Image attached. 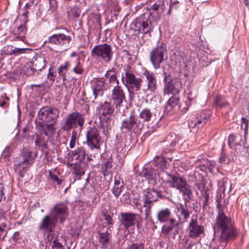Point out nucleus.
I'll use <instances>...</instances> for the list:
<instances>
[{
  "mask_svg": "<svg viewBox=\"0 0 249 249\" xmlns=\"http://www.w3.org/2000/svg\"><path fill=\"white\" fill-rule=\"evenodd\" d=\"M216 227L220 228L222 231L220 235L221 240L227 241L236 237V228L231 219L220 210L216 218V224L213 227L214 230Z\"/></svg>",
  "mask_w": 249,
  "mask_h": 249,
  "instance_id": "f257e3e1",
  "label": "nucleus"
},
{
  "mask_svg": "<svg viewBox=\"0 0 249 249\" xmlns=\"http://www.w3.org/2000/svg\"><path fill=\"white\" fill-rule=\"evenodd\" d=\"M165 175L167 177V183L181 193L186 201H189L192 197L193 195L190 186L187 183L186 178L177 174H170L166 172Z\"/></svg>",
  "mask_w": 249,
  "mask_h": 249,
  "instance_id": "f03ea898",
  "label": "nucleus"
},
{
  "mask_svg": "<svg viewBox=\"0 0 249 249\" xmlns=\"http://www.w3.org/2000/svg\"><path fill=\"white\" fill-rule=\"evenodd\" d=\"M124 73L122 74V82L127 88L130 94H134L135 91L141 89L142 79L136 77L134 69L130 65L124 67Z\"/></svg>",
  "mask_w": 249,
  "mask_h": 249,
  "instance_id": "7ed1b4c3",
  "label": "nucleus"
},
{
  "mask_svg": "<svg viewBox=\"0 0 249 249\" xmlns=\"http://www.w3.org/2000/svg\"><path fill=\"white\" fill-rule=\"evenodd\" d=\"M144 124L133 112L128 113L127 116L123 118L120 126L123 132L125 133L138 132L142 129Z\"/></svg>",
  "mask_w": 249,
  "mask_h": 249,
  "instance_id": "20e7f679",
  "label": "nucleus"
},
{
  "mask_svg": "<svg viewBox=\"0 0 249 249\" xmlns=\"http://www.w3.org/2000/svg\"><path fill=\"white\" fill-rule=\"evenodd\" d=\"M85 122V118L82 114L77 111L73 112L65 117L62 129L64 131H69L79 127L81 131L83 128Z\"/></svg>",
  "mask_w": 249,
  "mask_h": 249,
  "instance_id": "39448f33",
  "label": "nucleus"
},
{
  "mask_svg": "<svg viewBox=\"0 0 249 249\" xmlns=\"http://www.w3.org/2000/svg\"><path fill=\"white\" fill-rule=\"evenodd\" d=\"M71 41V36L63 33L53 34L48 38V42L55 45L57 49L56 52L59 53L63 52L69 49Z\"/></svg>",
  "mask_w": 249,
  "mask_h": 249,
  "instance_id": "423d86ee",
  "label": "nucleus"
},
{
  "mask_svg": "<svg viewBox=\"0 0 249 249\" xmlns=\"http://www.w3.org/2000/svg\"><path fill=\"white\" fill-rule=\"evenodd\" d=\"M92 57L97 59H101L104 62L108 63L112 59L113 52L111 46L104 43L95 46L91 51Z\"/></svg>",
  "mask_w": 249,
  "mask_h": 249,
  "instance_id": "0eeeda50",
  "label": "nucleus"
},
{
  "mask_svg": "<svg viewBox=\"0 0 249 249\" xmlns=\"http://www.w3.org/2000/svg\"><path fill=\"white\" fill-rule=\"evenodd\" d=\"M86 142L90 149L100 150L102 143L101 137L98 129L95 126L89 127L86 134Z\"/></svg>",
  "mask_w": 249,
  "mask_h": 249,
  "instance_id": "6e6552de",
  "label": "nucleus"
},
{
  "mask_svg": "<svg viewBox=\"0 0 249 249\" xmlns=\"http://www.w3.org/2000/svg\"><path fill=\"white\" fill-rule=\"evenodd\" d=\"M166 53V46L163 43L158 45L151 50L150 53V60L155 69L160 68V64L164 61Z\"/></svg>",
  "mask_w": 249,
  "mask_h": 249,
  "instance_id": "1a4fd4ad",
  "label": "nucleus"
},
{
  "mask_svg": "<svg viewBox=\"0 0 249 249\" xmlns=\"http://www.w3.org/2000/svg\"><path fill=\"white\" fill-rule=\"evenodd\" d=\"M164 73L165 75L164 77V94H172L174 95L178 94L182 89V83L180 79L178 78H168L165 73Z\"/></svg>",
  "mask_w": 249,
  "mask_h": 249,
  "instance_id": "9d476101",
  "label": "nucleus"
},
{
  "mask_svg": "<svg viewBox=\"0 0 249 249\" xmlns=\"http://www.w3.org/2000/svg\"><path fill=\"white\" fill-rule=\"evenodd\" d=\"M131 28L139 34H146L152 30L151 22L145 15H142L132 22Z\"/></svg>",
  "mask_w": 249,
  "mask_h": 249,
  "instance_id": "9b49d317",
  "label": "nucleus"
},
{
  "mask_svg": "<svg viewBox=\"0 0 249 249\" xmlns=\"http://www.w3.org/2000/svg\"><path fill=\"white\" fill-rule=\"evenodd\" d=\"M33 161L34 159L32 158L31 151L27 150L22 154V160L14 164V168L22 177L24 173L26 171V169L32 164Z\"/></svg>",
  "mask_w": 249,
  "mask_h": 249,
  "instance_id": "f8f14e48",
  "label": "nucleus"
},
{
  "mask_svg": "<svg viewBox=\"0 0 249 249\" xmlns=\"http://www.w3.org/2000/svg\"><path fill=\"white\" fill-rule=\"evenodd\" d=\"M110 101L113 106H115L117 110L120 111V107L125 101V93L122 87L119 85H116L112 90Z\"/></svg>",
  "mask_w": 249,
  "mask_h": 249,
  "instance_id": "ddd939ff",
  "label": "nucleus"
},
{
  "mask_svg": "<svg viewBox=\"0 0 249 249\" xmlns=\"http://www.w3.org/2000/svg\"><path fill=\"white\" fill-rule=\"evenodd\" d=\"M59 114L58 109L50 107H42L38 113L39 119L47 123L52 122L56 119L59 117Z\"/></svg>",
  "mask_w": 249,
  "mask_h": 249,
  "instance_id": "4468645a",
  "label": "nucleus"
},
{
  "mask_svg": "<svg viewBox=\"0 0 249 249\" xmlns=\"http://www.w3.org/2000/svg\"><path fill=\"white\" fill-rule=\"evenodd\" d=\"M50 214L58 221L63 223L68 216L69 212L67 206L64 203L56 204L51 210Z\"/></svg>",
  "mask_w": 249,
  "mask_h": 249,
  "instance_id": "2eb2a0df",
  "label": "nucleus"
},
{
  "mask_svg": "<svg viewBox=\"0 0 249 249\" xmlns=\"http://www.w3.org/2000/svg\"><path fill=\"white\" fill-rule=\"evenodd\" d=\"M188 235L192 238L200 236L204 232V227L198 223L196 219L192 218L187 228Z\"/></svg>",
  "mask_w": 249,
  "mask_h": 249,
  "instance_id": "dca6fc26",
  "label": "nucleus"
},
{
  "mask_svg": "<svg viewBox=\"0 0 249 249\" xmlns=\"http://www.w3.org/2000/svg\"><path fill=\"white\" fill-rule=\"evenodd\" d=\"M140 219L139 214L131 213H124L121 214L120 221L125 229L134 226L136 223H138Z\"/></svg>",
  "mask_w": 249,
  "mask_h": 249,
  "instance_id": "f3484780",
  "label": "nucleus"
},
{
  "mask_svg": "<svg viewBox=\"0 0 249 249\" xmlns=\"http://www.w3.org/2000/svg\"><path fill=\"white\" fill-rule=\"evenodd\" d=\"M146 78V85L144 86V91H150L155 92L157 89V80L155 74L152 72L145 70L143 73Z\"/></svg>",
  "mask_w": 249,
  "mask_h": 249,
  "instance_id": "a211bd4d",
  "label": "nucleus"
},
{
  "mask_svg": "<svg viewBox=\"0 0 249 249\" xmlns=\"http://www.w3.org/2000/svg\"><path fill=\"white\" fill-rule=\"evenodd\" d=\"M57 222L56 219L52 216L51 214L46 215L42 219L39 229L44 232H50L54 228Z\"/></svg>",
  "mask_w": 249,
  "mask_h": 249,
  "instance_id": "6ab92c4d",
  "label": "nucleus"
},
{
  "mask_svg": "<svg viewBox=\"0 0 249 249\" xmlns=\"http://www.w3.org/2000/svg\"><path fill=\"white\" fill-rule=\"evenodd\" d=\"M206 123L205 117L198 115H191L189 119L188 126L192 132L197 131V129L202 127Z\"/></svg>",
  "mask_w": 249,
  "mask_h": 249,
  "instance_id": "aec40b11",
  "label": "nucleus"
},
{
  "mask_svg": "<svg viewBox=\"0 0 249 249\" xmlns=\"http://www.w3.org/2000/svg\"><path fill=\"white\" fill-rule=\"evenodd\" d=\"M161 192L154 190H148L145 192L144 195V207L150 209V204L158 200L159 197H162Z\"/></svg>",
  "mask_w": 249,
  "mask_h": 249,
  "instance_id": "412c9836",
  "label": "nucleus"
},
{
  "mask_svg": "<svg viewBox=\"0 0 249 249\" xmlns=\"http://www.w3.org/2000/svg\"><path fill=\"white\" fill-rule=\"evenodd\" d=\"M169 225H163L161 229V232L164 236L169 238L172 232L173 235H176L178 233V223L176 219H171L169 221Z\"/></svg>",
  "mask_w": 249,
  "mask_h": 249,
  "instance_id": "4be33fe9",
  "label": "nucleus"
},
{
  "mask_svg": "<svg viewBox=\"0 0 249 249\" xmlns=\"http://www.w3.org/2000/svg\"><path fill=\"white\" fill-rule=\"evenodd\" d=\"M70 158L78 162H85L87 156L86 150L84 147H80L69 153Z\"/></svg>",
  "mask_w": 249,
  "mask_h": 249,
  "instance_id": "5701e85b",
  "label": "nucleus"
},
{
  "mask_svg": "<svg viewBox=\"0 0 249 249\" xmlns=\"http://www.w3.org/2000/svg\"><path fill=\"white\" fill-rule=\"evenodd\" d=\"M156 218L160 223H167L171 219H175L171 210L168 208L159 210L157 213Z\"/></svg>",
  "mask_w": 249,
  "mask_h": 249,
  "instance_id": "b1692460",
  "label": "nucleus"
},
{
  "mask_svg": "<svg viewBox=\"0 0 249 249\" xmlns=\"http://www.w3.org/2000/svg\"><path fill=\"white\" fill-rule=\"evenodd\" d=\"M104 84V81L101 79H96L92 81L91 89L95 99L98 96H101L103 95V87Z\"/></svg>",
  "mask_w": 249,
  "mask_h": 249,
  "instance_id": "393cba45",
  "label": "nucleus"
},
{
  "mask_svg": "<svg viewBox=\"0 0 249 249\" xmlns=\"http://www.w3.org/2000/svg\"><path fill=\"white\" fill-rule=\"evenodd\" d=\"M107 79V86L108 88L119 85V81L117 79L116 70L114 68L108 70L105 75Z\"/></svg>",
  "mask_w": 249,
  "mask_h": 249,
  "instance_id": "a878e982",
  "label": "nucleus"
},
{
  "mask_svg": "<svg viewBox=\"0 0 249 249\" xmlns=\"http://www.w3.org/2000/svg\"><path fill=\"white\" fill-rule=\"evenodd\" d=\"M165 8V5L162 0H159L152 5L151 7L153 10L152 13H156L157 14L155 18V20H158L160 18Z\"/></svg>",
  "mask_w": 249,
  "mask_h": 249,
  "instance_id": "bb28decb",
  "label": "nucleus"
},
{
  "mask_svg": "<svg viewBox=\"0 0 249 249\" xmlns=\"http://www.w3.org/2000/svg\"><path fill=\"white\" fill-rule=\"evenodd\" d=\"M229 145L231 148H234L236 146H241L242 138L241 135L236 133L232 134L229 137Z\"/></svg>",
  "mask_w": 249,
  "mask_h": 249,
  "instance_id": "cd10ccee",
  "label": "nucleus"
},
{
  "mask_svg": "<svg viewBox=\"0 0 249 249\" xmlns=\"http://www.w3.org/2000/svg\"><path fill=\"white\" fill-rule=\"evenodd\" d=\"M69 67L70 63L68 61H65L57 68L58 78L62 79L63 81H65L67 80V74Z\"/></svg>",
  "mask_w": 249,
  "mask_h": 249,
  "instance_id": "c85d7f7f",
  "label": "nucleus"
},
{
  "mask_svg": "<svg viewBox=\"0 0 249 249\" xmlns=\"http://www.w3.org/2000/svg\"><path fill=\"white\" fill-rule=\"evenodd\" d=\"M87 164L85 162H76L73 165L72 168V173L76 176H82L85 174V167Z\"/></svg>",
  "mask_w": 249,
  "mask_h": 249,
  "instance_id": "c756f323",
  "label": "nucleus"
},
{
  "mask_svg": "<svg viewBox=\"0 0 249 249\" xmlns=\"http://www.w3.org/2000/svg\"><path fill=\"white\" fill-rule=\"evenodd\" d=\"M153 116V113L148 108L143 109L139 113V117L143 124L145 122H149L151 120Z\"/></svg>",
  "mask_w": 249,
  "mask_h": 249,
  "instance_id": "7c9ffc66",
  "label": "nucleus"
},
{
  "mask_svg": "<svg viewBox=\"0 0 249 249\" xmlns=\"http://www.w3.org/2000/svg\"><path fill=\"white\" fill-rule=\"evenodd\" d=\"M155 166L157 169L160 168L161 170L166 169L169 165L168 162L165 160V158L162 156H158L154 161Z\"/></svg>",
  "mask_w": 249,
  "mask_h": 249,
  "instance_id": "2f4dec72",
  "label": "nucleus"
},
{
  "mask_svg": "<svg viewBox=\"0 0 249 249\" xmlns=\"http://www.w3.org/2000/svg\"><path fill=\"white\" fill-rule=\"evenodd\" d=\"M213 102L217 107L221 108L225 107L229 105L224 97L221 95L216 96L213 99Z\"/></svg>",
  "mask_w": 249,
  "mask_h": 249,
  "instance_id": "473e14b6",
  "label": "nucleus"
},
{
  "mask_svg": "<svg viewBox=\"0 0 249 249\" xmlns=\"http://www.w3.org/2000/svg\"><path fill=\"white\" fill-rule=\"evenodd\" d=\"M112 159L111 157H108L105 160L104 163L101 166V171L104 175L107 172H111L112 167Z\"/></svg>",
  "mask_w": 249,
  "mask_h": 249,
  "instance_id": "72a5a7b5",
  "label": "nucleus"
},
{
  "mask_svg": "<svg viewBox=\"0 0 249 249\" xmlns=\"http://www.w3.org/2000/svg\"><path fill=\"white\" fill-rule=\"evenodd\" d=\"M112 103L105 102L101 106V111L103 115L112 114L114 112V108L111 106Z\"/></svg>",
  "mask_w": 249,
  "mask_h": 249,
  "instance_id": "f704fd0d",
  "label": "nucleus"
},
{
  "mask_svg": "<svg viewBox=\"0 0 249 249\" xmlns=\"http://www.w3.org/2000/svg\"><path fill=\"white\" fill-rule=\"evenodd\" d=\"M177 209L178 212L183 216L184 221H186L189 217L190 213L189 212L186 203H179L177 205Z\"/></svg>",
  "mask_w": 249,
  "mask_h": 249,
  "instance_id": "c9c22d12",
  "label": "nucleus"
},
{
  "mask_svg": "<svg viewBox=\"0 0 249 249\" xmlns=\"http://www.w3.org/2000/svg\"><path fill=\"white\" fill-rule=\"evenodd\" d=\"M181 139L180 136L178 135L175 133H170L166 137V141L170 142V145L173 147Z\"/></svg>",
  "mask_w": 249,
  "mask_h": 249,
  "instance_id": "e433bc0d",
  "label": "nucleus"
},
{
  "mask_svg": "<svg viewBox=\"0 0 249 249\" xmlns=\"http://www.w3.org/2000/svg\"><path fill=\"white\" fill-rule=\"evenodd\" d=\"M143 173L145 178L148 179H153L156 178L158 172L153 167L144 169Z\"/></svg>",
  "mask_w": 249,
  "mask_h": 249,
  "instance_id": "4c0bfd02",
  "label": "nucleus"
},
{
  "mask_svg": "<svg viewBox=\"0 0 249 249\" xmlns=\"http://www.w3.org/2000/svg\"><path fill=\"white\" fill-rule=\"evenodd\" d=\"M80 9L77 6H71L70 10L68 11L69 16L77 18L79 17Z\"/></svg>",
  "mask_w": 249,
  "mask_h": 249,
  "instance_id": "58836bf2",
  "label": "nucleus"
},
{
  "mask_svg": "<svg viewBox=\"0 0 249 249\" xmlns=\"http://www.w3.org/2000/svg\"><path fill=\"white\" fill-rule=\"evenodd\" d=\"M7 225L5 222L0 223V240H3L7 233Z\"/></svg>",
  "mask_w": 249,
  "mask_h": 249,
  "instance_id": "ea45409f",
  "label": "nucleus"
},
{
  "mask_svg": "<svg viewBox=\"0 0 249 249\" xmlns=\"http://www.w3.org/2000/svg\"><path fill=\"white\" fill-rule=\"evenodd\" d=\"M124 188L123 185H120V183H117L116 181L115 182V185L112 189V193L116 197H118L121 194L122 188Z\"/></svg>",
  "mask_w": 249,
  "mask_h": 249,
  "instance_id": "a19ab883",
  "label": "nucleus"
},
{
  "mask_svg": "<svg viewBox=\"0 0 249 249\" xmlns=\"http://www.w3.org/2000/svg\"><path fill=\"white\" fill-rule=\"evenodd\" d=\"M78 135L77 131L76 130H73L71 132V136L70 142V147L73 148L76 144V142L78 140Z\"/></svg>",
  "mask_w": 249,
  "mask_h": 249,
  "instance_id": "79ce46f5",
  "label": "nucleus"
},
{
  "mask_svg": "<svg viewBox=\"0 0 249 249\" xmlns=\"http://www.w3.org/2000/svg\"><path fill=\"white\" fill-rule=\"evenodd\" d=\"M180 2L178 0H170L169 8L167 12L168 16L171 15V9H175L177 10L180 6Z\"/></svg>",
  "mask_w": 249,
  "mask_h": 249,
  "instance_id": "37998d69",
  "label": "nucleus"
},
{
  "mask_svg": "<svg viewBox=\"0 0 249 249\" xmlns=\"http://www.w3.org/2000/svg\"><path fill=\"white\" fill-rule=\"evenodd\" d=\"M110 235L107 232L101 233L99 234V242L101 244V245L110 241Z\"/></svg>",
  "mask_w": 249,
  "mask_h": 249,
  "instance_id": "c03bdc74",
  "label": "nucleus"
},
{
  "mask_svg": "<svg viewBox=\"0 0 249 249\" xmlns=\"http://www.w3.org/2000/svg\"><path fill=\"white\" fill-rule=\"evenodd\" d=\"M35 142L36 145L38 147H44L46 145L45 138L40 135H37Z\"/></svg>",
  "mask_w": 249,
  "mask_h": 249,
  "instance_id": "a18cd8bd",
  "label": "nucleus"
},
{
  "mask_svg": "<svg viewBox=\"0 0 249 249\" xmlns=\"http://www.w3.org/2000/svg\"><path fill=\"white\" fill-rule=\"evenodd\" d=\"M31 49L28 48H13V55H18L21 54H24L27 53V52H30Z\"/></svg>",
  "mask_w": 249,
  "mask_h": 249,
  "instance_id": "49530a36",
  "label": "nucleus"
},
{
  "mask_svg": "<svg viewBox=\"0 0 249 249\" xmlns=\"http://www.w3.org/2000/svg\"><path fill=\"white\" fill-rule=\"evenodd\" d=\"M103 215L104 216L105 220L107 221V223L109 225V228L112 227L114 225V221L112 218V217L110 216V214L107 213V212L103 211Z\"/></svg>",
  "mask_w": 249,
  "mask_h": 249,
  "instance_id": "de8ad7c7",
  "label": "nucleus"
},
{
  "mask_svg": "<svg viewBox=\"0 0 249 249\" xmlns=\"http://www.w3.org/2000/svg\"><path fill=\"white\" fill-rule=\"evenodd\" d=\"M13 46L11 45H6L4 46L1 50V54L8 55H13Z\"/></svg>",
  "mask_w": 249,
  "mask_h": 249,
  "instance_id": "09e8293b",
  "label": "nucleus"
},
{
  "mask_svg": "<svg viewBox=\"0 0 249 249\" xmlns=\"http://www.w3.org/2000/svg\"><path fill=\"white\" fill-rule=\"evenodd\" d=\"M72 71L78 74H81L83 72V69L80 64L79 60L78 59L76 66L73 69Z\"/></svg>",
  "mask_w": 249,
  "mask_h": 249,
  "instance_id": "8fccbe9b",
  "label": "nucleus"
},
{
  "mask_svg": "<svg viewBox=\"0 0 249 249\" xmlns=\"http://www.w3.org/2000/svg\"><path fill=\"white\" fill-rule=\"evenodd\" d=\"M244 126V130H245V134L246 135L247 133L248 127H249V121L248 120L245 118H242V123L241 124V127L243 128Z\"/></svg>",
  "mask_w": 249,
  "mask_h": 249,
  "instance_id": "3c124183",
  "label": "nucleus"
},
{
  "mask_svg": "<svg viewBox=\"0 0 249 249\" xmlns=\"http://www.w3.org/2000/svg\"><path fill=\"white\" fill-rule=\"evenodd\" d=\"M178 98L176 96H173L172 97H170L169 99L168 100L167 104H171V105L173 106H176L178 107Z\"/></svg>",
  "mask_w": 249,
  "mask_h": 249,
  "instance_id": "603ef678",
  "label": "nucleus"
},
{
  "mask_svg": "<svg viewBox=\"0 0 249 249\" xmlns=\"http://www.w3.org/2000/svg\"><path fill=\"white\" fill-rule=\"evenodd\" d=\"M144 244L143 243H133L131 245L128 249H144Z\"/></svg>",
  "mask_w": 249,
  "mask_h": 249,
  "instance_id": "864d4df0",
  "label": "nucleus"
},
{
  "mask_svg": "<svg viewBox=\"0 0 249 249\" xmlns=\"http://www.w3.org/2000/svg\"><path fill=\"white\" fill-rule=\"evenodd\" d=\"M49 177L52 180L56 181L58 185L61 184L62 180L59 179L57 176L53 175L51 171L49 172Z\"/></svg>",
  "mask_w": 249,
  "mask_h": 249,
  "instance_id": "5fc2aeb1",
  "label": "nucleus"
},
{
  "mask_svg": "<svg viewBox=\"0 0 249 249\" xmlns=\"http://www.w3.org/2000/svg\"><path fill=\"white\" fill-rule=\"evenodd\" d=\"M52 249H62L63 248V245L60 242H58L56 240H54L53 242Z\"/></svg>",
  "mask_w": 249,
  "mask_h": 249,
  "instance_id": "6e6d98bb",
  "label": "nucleus"
},
{
  "mask_svg": "<svg viewBox=\"0 0 249 249\" xmlns=\"http://www.w3.org/2000/svg\"><path fill=\"white\" fill-rule=\"evenodd\" d=\"M102 247L103 249H114V246L110 241L102 245Z\"/></svg>",
  "mask_w": 249,
  "mask_h": 249,
  "instance_id": "4d7b16f0",
  "label": "nucleus"
},
{
  "mask_svg": "<svg viewBox=\"0 0 249 249\" xmlns=\"http://www.w3.org/2000/svg\"><path fill=\"white\" fill-rule=\"evenodd\" d=\"M56 74L52 71L51 69H50L49 73H48V78L52 80L53 82L54 81V78L56 77Z\"/></svg>",
  "mask_w": 249,
  "mask_h": 249,
  "instance_id": "13d9d810",
  "label": "nucleus"
},
{
  "mask_svg": "<svg viewBox=\"0 0 249 249\" xmlns=\"http://www.w3.org/2000/svg\"><path fill=\"white\" fill-rule=\"evenodd\" d=\"M10 149L9 147H6L2 152V155L5 158L9 157L10 155Z\"/></svg>",
  "mask_w": 249,
  "mask_h": 249,
  "instance_id": "bf43d9fd",
  "label": "nucleus"
},
{
  "mask_svg": "<svg viewBox=\"0 0 249 249\" xmlns=\"http://www.w3.org/2000/svg\"><path fill=\"white\" fill-rule=\"evenodd\" d=\"M177 107L176 106H172L171 105V104L169 105V104H167L166 106H165V111L168 112H172V111L174 110V109L176 107Z\"/></svg>",
  "mask_w": 249,
  "mask_h": 249,
  "instance_id": "052dcab7",
  "label": "nucleus"
},
{
  "mask_svg": "<svg viewBox=\"0 0 249 249\" xmlns=\"http://www.w3.org/2000/svg\"><path fill=\"white\" fill-rule=\"evenodd\" d=\"M196 97L195 95H192V92L190 91L189 93H188L187 98L190 101H191L193 100Z\"/></svg>",
  "mask_w": 249,
  "mask_h": 249,
  "instance_id": "680f3d73",
  "label": "nucleus"
},
{
  "mask_svg": "<svg viewBox=\"0 0 249 249\" xmlns=\"http://www.w3.org/2000/svg\"><path fill=\"white\" fill-rule=\"evenodd\" d=\"M227 157L225 154H222L220 158H219V160L221 163L225 162L227 160Z\"/></svg>",
  "mask_w": 249,
  "mask_h": 249,
  "instance_id": "e2e57ef3",
  "label": "nucleus"
},
{
  "mask_svg": "<svg viewBox=\"0 0 249 249\" xmlns=\"http://www.w3.org/2000/svg\"><path fill=\"white\" fill-rule=\"evenodd\" d=\"M25 72L27 75H31L34 73V70L32 68H27V70Z\"/></svg>",
  "mask_w": 249,
  "mask_h": 249,
  "instance_id": "0e129e2a",
  "label": "nucleus"
},
{
  "mask_svg": "<svg viewBox=\"0 0 249 249\" xmlns=\"http://www.w3.org/2000/svg\"><path fill=\"white\" fill-rule=\"evenodd\" d=\"M50 6L52 7H56L57 6V3L56 0H50Z\"/></svg>",
  "mask_w": 249,
  "mask_h": 249,
  "instance_id": "69168bd1",
  "label": "nucleus"
},
{
  "mask_svg": "<svg viewBox=\"0 0 249 249\" xmlns=\"http://www.w3.org/2000/svg\"><path fill=\"white\" fill-rule=\"evenodd\" d=\"M222 184L223 186H220V188L223 192H224L225 190V185L226 184V182L225 181H223L222 182Z\"/></svg>",
  "mask_w": 249,
  "mask_h": 249,
  "instance_id": "338daca9",
  "label": "nucleus"
},
{
  "mask_svg": "<svg viewBox=\"0 0 249 249\" xmlns=\"http://www.w3.org/2000/svg\"><path fill=\"white\" fill-rule=\"evenodd\" d=\"M7 102L5 101H0V106L3 107L6 104Z\"/></svg>",
  "mask_w": 249,
  "mask_h": 249,
  "instance_id": "774afa93",
  "label": "nucleus"
}]
</instances>
